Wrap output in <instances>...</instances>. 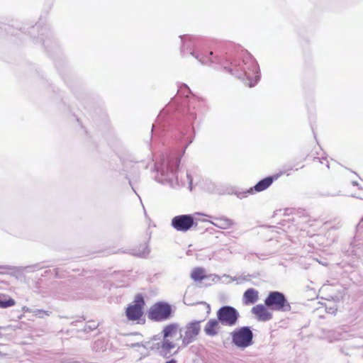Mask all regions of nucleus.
Returning a JSON list of instances; mask_svg holds the SVG:
<instances>
[{
    "label": "nucleus",
    "mask_w": 363,
    "mask_h": 363,
    "mask_svg": "<svg viewBox=\"0 0 363 363\" xmlns=\"http://www.w3.org/2000/svg\"><path fill=\"white\" fill-rule=\"evenodd\" d=\"M277 179V176L266 177V178L262 179L261 181H259L253 187H251L248 190V193L254 194L255 192L262 191L267 189L268 187H269L271 186V184L273 183V182Z\"/></svg>",
    "instance_id": "9d476101"
},
{
    "label": "nucleus",
    "mask_w": 363,
    "mask_h": 363,
    "mask_svg": "<svg viewBox=\"0 0 363 363\" xmlns=\"http://www.w3.org/2000/svg\"><path fill=\"white\" fill-rule=\"evenodd\" d=\"M270 310L265 304H257L252 308V313L259 321L266 322L273 317Z\"/></svg>",
    "instance_id": "6e6552de"
},
{
    "label": "nucleus",
    "mask_w": 363,
    "mask_h": 363,
    "mask_svg": "<svg viewBox=\"0 0 363 363\" xmlns=\"http://www.w3.org/2000/svg\"><path fill=\"white\" fill-rule=\"evenodd\" d=\"M176 347V343L171 340H164L157 344V350L159 354L164 358H169L171 355L170 351Z\"/></svg>",
    "instance_id": "1a4fd4ad"
},
{
    "label": "nucleus",
    "mask_w": 363,
    "mask_h": 363,
    "mask_svg": "<svg viewBox=\"0 0 363 363\" xmlns=\"http://www.w3.org/2000/svg\"><path fill=\"white\" fill-rule=\"evenodd\" d=\"M201 304L205 306V308L206 310L207 314H209L211 313V308L208 303L206 302H201Z\"/></svg>",
    "instance_id": "a211bd4d"
},
{
    "label": "nucleus",
    "mask_w": 363,
    "mask_h": 363,
    "mask_svg": "<svg viewBox=\"0 0 363 363\" xmlns=\"http://www.w3.org/2000/svg\"><path fill=\"white\" fill-rule=\"evenodd\" d=\"M16 301L14 299L9 297L5 294H0V308H6L15 306Z\"/></svg>",
    "instance_id": "dca6fc26"
},
{
    "label": "nucleus",
    "mask_w": 363,
    "mask_h": 363,
    "mask_svg": "<svg viewBox=\"0 0 363 363\" xmlns=\"http://www.w3.org/2000/svg\"><path fill=\"white\" fill-rule=\"evenodd\" d=\"M179 331V326L176 323H171L169 325H167L163 330V339L166 340H171L172 337H173L174 335L177 334Z\"/></svg>",
    "instance_id": "4468645a"
},
{
    "label": "nucleus",
    "mask_w": 363,
    "mask_h": 363,
    "mask_svg": "<svg viewBox=\"0 0 363 363\" xmlns=\"http://www.w3.org/2000/svg\"><path fill=\"white\" fill-rule=\"evenodd\" d=\"M220 321L218 319H210L204 327V332L208 336H216L220 330Z\"/></svg>",
    "instance_id": "9b49d317"
},
{
    "label": "nucleus",
    "mask_w": 363,
    "mask_h": 363,
    "mask_svg": "<svg viewBox=\"0 0 363 363\" xmlns=\"http://www.w3.org/2000/svg\"><path fill=\"white\" fill-rule=\"evenodd\" d=\"M200 323L201 321H193L186 325L184 334L180 335L183 346H187L196 339L201 331Z\"/></svg>",
    "instance_id": "0eeeda50"
},
{
    "label": "nucleus",
    "mask_w": 363,
    "mask_h": 363,
    "mask_svg": "<svg viewBox=\"0 0 363 363\" xmlns=\"http://www.w3.org/2000/svg\"><path fill=\"white\" fill-rule=\"evenodd\" d=\"M258 299L259 292L255 289H248L243 294L242 301L245 305L254 304Z\"/></svg>",
    "instance_id": "f8f14e48"
},
{
    "label": "nucleus",
    "mask_w": 363,
    "mask_h": 363,
    "mask_svg": "<svg viewBox=\"0 0 363 363\" xmlns=\"http://www.w3.org/2000/svg\"><path fill=\"white\" fill-rule=\"evenodd\" d=\"M172 315V306L164 301H158L150 306L147 311V318L156 322L169 319Z\"/></svg>",
    "instance_id": "f257e3e1"
},
{
    "label": "nucleus",
    "mask_w": 363,
    "mask_h": 363,
    "mask_svg": "<svg viewBox=\"0 0 363 363\" xmlns=\"http://www.w3.org/2000/svg\"><path fill=\"white\" fill-rule=\"evenodd\" d=\"M264 304L272 311H286L291 309L284 295L279 291L270 292L264 300Z\"/></svg>",
    "instance_id": "20e7f679"
},
{
    "label": "nucleus",
    "mask_w": 363,
    "mask_h": 363,
    "mask_svg": "<svg viewBox=\"0 0 363 363\" xmlns=\"http://www.w3.org/2000/svg\"><path fill=\"white\" fill-rule=\"evenodd\" d=\"M201 64L209 65L214 62L213 52H209L207 55L202 54L199 57H196Z\"/></svg>",
    "instance_id": "f3484780"
},
{
    "label": "nucleus",
    "mask_w": 363,
    "mask_h": 363,
    "mask_svg": "<svg viewBox=\"0 0 363 363\" xmlns=\"http://www.w3.org/2000/svg\"><path fill=\"white\" fill-rule=\"evenodd\" d=\"M191 278L194 281H202L206 278V271L203 268L196 267L191 273Z\"/></svg>",
    "instance_id": "2eb2a0df"
},
{
    "label": "nucleus",
    "mask_w": 363,
    "mask_h": 363,
    "mask_svg": "<svg viewBox=\"0 0 363 363\" xmlns=\"http://www.w3.org/2000/svg\"><path fill=\"white\" fill-rule=\"evenodd\" d=\"M145 306L144 297L142 294L135 295L133 301L125 309V315L130 321H139L143 316V309Z\"/></svg>",
    "instance_id": "f03ea898"
},
{
    "label": "nucleus",
    "mask_w": 363,
    "mask_h": 363,
    "mask_svg": "<svg viewBox=\"0 0 363 363\" xmlns=\"http://www.w3.org/2000/svg\"><path fill=\"white\" fill-rule=\"evenodd\" d=\"M232 342L240 348H246L253 343V333L250 327L244 326L231 333Z\"/></svg>",
    "instance_id": "7ed1b4c3"
},
{
    "label": "nucleus",
    "mask_w": 363,
    "mask_h": 363,
    "mask_svg": "<svg viewBox=\"0 0 363 363\" xmlns=\"http://www.w3.org/2000/svg\"><path fill=\"white\" fill-rule=\"evenodd\" d=\"M212 224L221 229H228L233 226V221L232 219L225 216H220L214 218V221L212 222Z\"/></svg>",
    "instance_id": "ddd939ff"
},
{
    "label": "nucleus",
    "mask_w": 363,
    "mask_h": 363,
    "mask_svg": "<svg viewBox=\"0 0 363 363\" xmlns=\"http://www.w3.org/2000/svg\"><path fill=\"white\" fill-rule=\"evenodd\" d=\"M172 226L177 231L187 232L197 225L192 215L185 214L174 216L171 221Z\"/></svg>",
    "instance_id": "423d86ee"
},
{
    "label": "nucleus",
    "mask_w": 363,
    "mask_h": 363,
    "mask_svg": "<svg viewBox=\"0 0 363 363\" xmlns=\"http://www.w3.org/2000/svg\"><path fill=\"white\" fill-rule=\"evenodd\" d=\"M216 316L223 325L233 327L237 324L240 314L233 306H225L217 311Z\"/></svg>",
    "instance_id": "39448f33"
}]
</instances>
